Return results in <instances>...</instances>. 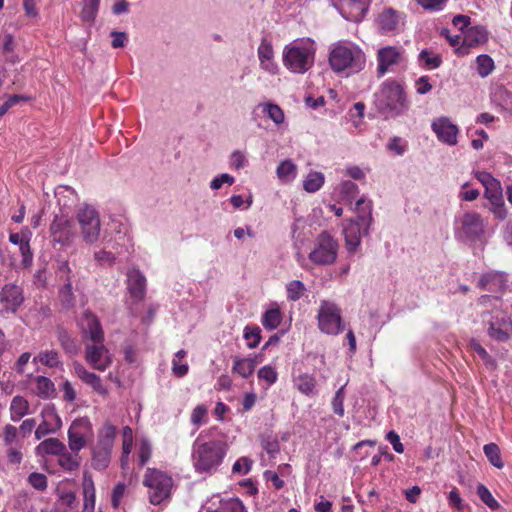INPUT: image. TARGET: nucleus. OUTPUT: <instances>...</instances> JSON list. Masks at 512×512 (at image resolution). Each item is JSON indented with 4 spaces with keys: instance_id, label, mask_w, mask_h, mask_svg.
<instances>
[{
    "instance_id": "f257e3e1",
    "label": "nucleus",
    "mask_w": 512,
    "mask_h": 512,
    "mask_svg": "<svg viewBox=\"0 0 512 512\" xmlns=\"http://www.w3.org/2000/svg\"><path fill=\"white\" fill-rule=\"evenodd\" d=\"M329 64L336 73L344 71L358 73L366 65V56L357 45L339 42L333 45L330 50Z\"/></svg>"
},
{
    "instance_id": "f03ea898",
    "label": "nucleus",
    "mask_w": 512,
    "mask_h": 512,
    "mask_svg": "<svg viewBox=\"0 0 512 512\" xmlns=\"http://www.w3.org/2000/svg\"><path fill=\"white\" fill-rule=\"evenodd\" d=\"M375 105L386 116H398L408 108L403 87L395 80H387L375 93Z\"/></svg>"
},
{
    "instance_id": "7ed1b4c3",
    "label": "nucleus",
    "mask_w": 512,
    "mask_h": 512,
    "mask_svg": "<svg viewBox=\"0 0 512 512\" xmlns=\"http://www.w3.org/2000/svg\"><path fill=\"white\" fill-rule=\"evenodd\" d=\"M315 47L312 41H294L283 49V63L293 73L304 74L314 64Z\"/></svg>"
},
{
    "instance_id": "20e7f679",
    "label": "nucleus",
    "mask_w": 512,
    "mask_h": 512,
    "mask_svg": "<svg viewBox=\"0 0 512 512\" xmlns=\"http://www.w3.org/2000/svg\"><path fill=\"white\" fill-rule=\"evenodd\" d=\"M225 455L222 443L210 441L195 444L193 450V465L197 472H212L221 464Z\"/></svg>"
},
{
    "instance_id": "39448f33",
    "label": "nucleus",
    "mask_w": 512,
    "mask_h": 512,
    "mask_svg": "<svg viewBox=\"0 0 512 512\" xmlns=\"http://www.w3.org/2000/svg\"><path fill=\"white\" fill-rule=\"evenodd\" d=\"M76 220L82 240L89 245L96 243L101 234V221L98 211L90 205H84L76 212Z\"/></svg>"
},
{
    "instance_id": "423d86ee",
    "label": "nucleus",
    "mask_w": 512,
    "mask_h": 512,
    "mask_svg": "<svg viewBox=\"0 0 512 512\" xmlns=\"http://www.w3.org/2000/svg\"><path fill=\"white\" fill-rule=\"evenodd\" d=\"M143 484L150 489L149 500L153 505H158L170 497L172 478L162 471L148 468Z\"/></svg>"
},
{
    "instance_id": "0eeeda50",
    "label": "nucleus",
    "mask_w": 512,
    "mask_h": 512,
    "mask_svg": "<svg viewBox=\"0 0 512 512\" xmlns=\"http://www.w3.org/2000/svg\"><path fill=\"white\" fill-rule=\"evenodd\" d=\"M482 319L488 324V335L499 342H505L512 334V321L507 313L502 310H495L494 314L489 311L482 313Z\"/></svg>"
},
{
    "instance_id": "6e6552de",
    "label": "nucleus",
    "mask_w": 512,
    "mask_h": 512,
    "mask_svg": "<svg viewBox=\"0 0 512 512\" xmlns=\"http://www.w3.org/2000/svg\"><path fill=\"white\" fill-rule=\"evenodd\" d=\"M338 243L327 232H322L315 241L314 249L309 253V259L317 265H330L337 257Z\"/></svg>"
},
{
    "instance_id": "1a4fd4ad",
    "label": "nucleus",
    "mask_w": 512,
    "mask_h": 512,
    "mask_svg": "<svg viewBox=\"0 0 512 512\" xmlns=\"http://www.w3.org/2000/svg\"><path fill=\"white\" fill-rule=\"evenodd\" d=\"M318 326L322 332L330 335H337L342 331L341 312L335 303L321 301L318 311Z\"/></svg>"
},
{
    "instance_id": "9d476101",
    "label": "nucleus",
    "mask_w": 512,
    "mask_h": 512,
    "mask_svg": "<svg viewBox=\"0 0 512 512\" xmlns=\"http://www.w3.org/2000/svg\"><path fill=\"white\" fill-rule=\"evenodd\" d=\"M50 236L54 243L69 246L76 238L73 221L64 214L55 215L50 224Z\"/></svg>"
},
{
    "instance_id": "9b49d317",
    "label": "nucleus",
    "mask_w": 512,
    "mask_h": 512,
    "mask_svg": "<svg viewBox=\"0 0 512 512\" xmlns=\"http://www.w3.org/2000/svg\"><path fill=\"white\" fill-rule=\"evenodd\" d=\"M23 301V291L19 286L5 284L0 290V314L15 313Z\"/></svg>"
},
{
    "instance_id": "f8f14e48",
    "label": "nucleus",
    "mask_w": 512,
    "mask_h": 512,
    "mask_svg": "<svg viewBox=\"0 0 512 512\" xmlns=\"http://www.w3.org/2000/svg\"><path fill=\"white\" fill-rule=\"evenodd\" d=\"M339 13L348 21L359 22L364 17L370 0H332Z\"/></svg>"
},
{
    "instance_id": "ddd939ff",
    "label": "nucleus",
    "mask_w": 512,
    "mask_h": 512,
    "mask_svg": "<svg viewBox=\"0 0 512 512\" xmlns=\"http://www.w3.org/2000/svg\"><path fill=\"white\" fill-rule=\"evenodd\" d=\"M85 360L94 369L105 371L112 363L109 350L103 342L87 344L85 347Z\"/></svg>"
},
{
    "instance_id": "4468645a",
    "label": "nucleus",
    "mask_w": 512,
    "mask_h": 512,
    "mask_svg": "<svg viewBox=\"0 0 512 512\" xmlns=\"http://www.w3.org/2000/svg\"><path fill=\"white\" fill-rule=\"evenodd\" d=\"M403 61V51L395 46L382 47L377 52V76L383 77L393 66Z\"/></svg>"
},
{
    "instance_id": "2eb2a0df",
    "label": "nucleus",
    "mask_w": 512,
    "mask_h": 512,
    "mask_svg": "<svg viewBox=\"0 0 512 512\" xmlns=\"http://www.w3.org/2000/svg\"><path fill=\"white\" fill-rule=\"evenodd\" d=\"M432 130L437 138L450 146L457 144L458 127L448 117H439L432 122Z\"/></svg>"
},
{
    "instance_id": "dca6fc26",
    "label": "nucleus",
    "mask_w": 512,
    "mask_h": 512,
    "mask_svg": "<svg viewBox=\"0 0 512 512\" xmlns=\"http://www.w3.org/2000/svg\"><path fill=\"white\" fill-rule=\"evenodd\" d=\"M485 230V222L480 214L476 212H467L461 220V232L472 241L479 239Z\"/></svg>"
},
{
    "instance_id": "f3484780",
    "label": "nucleus",
    "mask_w": 512,
    "mask_h": 512,
    "mask_svg": "<svg viewBox=\"0 0 512 512\" xmlns=\"http://www.w3.org/2000/svg\"><path fill=\"white\" fill-rule=\"evenodd\" d=\"M477 285L482 290L502 292L507 287V276L501 272L490 271L480 277Z\"/></svg>"
},
{
    "instance_id": "a211bd4d",
    "label": "nucleus",
    "mask_w": 512,
    "mask_h": 512,
    "mask_svg": "<svg viewBox=\"0 0 512 512\" xmlns=\"http://www.w3.org/2000/svg\"><path fill=\"white\" fill-rule=\"evenodd\" d=\"M84 334L89 337L93 343L104 341V333L102 331L98 318L91 312H85L82 319Z\"/></svg>"
},
{
    "instance_id": "6ab92c4d",
    "label": "nucleus",
    "mask_w": 512,
    "mask_h": 512,
    "mask_svg": "<svg viewBox=\"0 0 512 512\" xmlns=\"http://www.w3.org/2000/svg\"><path fill=\"white\" fill-rule=\"evenodd\" d=\"M367 233L365 232V224L350 220L344 228V237L348 250L355 251L360 244L361 235Z\"/></svg>"
},
{
    "instance_id": "aec40b11",
    "label": "nucleus",
    "mask_w": 512,
    "mask_h": 512,
    "mask_svg": "<svg viewBox=\"0 0 512 512\" xmlns=\"http://www.w3.org/2000/svg\"><path fill=\"white\" fill-rule=\"evenodd\" d=\"M73 367H74V372L75 374L84 382L86 383L87 385L91 386L92 389L101 394V395H107L108 394V390L104 387V385L102 384V381L100 379V377L98 375H96L95 373H92V372H89L86 370V368L78 363V362H75L73 364Z\"/></svg>"
},
{
    "instance_id": "412c9836",
    "label": "nucleus",
    "mask_w": 512,
    "mask_h": 512,
    "mask_svg": "<svg viewBox=\"0 0 512 512\" xmlns=\"http://www.w3.org/2000/svg\"><path fill=\"white\" fill-rule=\"evenodd\" d=\"M273 47L272 44L266 40L262 39L261 44L258 47V57L260 60V66L265 71L276 74L278 71L277 65L273 62Z\"/></svg>"
},
{
    "instance_id": "4be33fe9",
    "label": "nucleus",
    "mask_w": 512,
    "mask_h": 512,
    "mask_svg": "<svg viewBox=\"0 0 512 512\" xmlns=\"http://www.w3.org/2000/svg\"><path fill=\"white\" fill-rule=\"evenodd\" d=\"M146 278L139 270L128 273V289L132 297L141 300L145 295Z\"/></svg>"
},
{
    "instance_id": "5701e85b",
    "label": "nucleus",
    "mask_w": 512,
    "mask_h": 512,
    "mask_svg": "<svg viewBox=\"0 0 512 512\" xmlns=\"http://www.w3.org/2000/svg\"><path fill=\"white\" fill-rule=\"evenodd\" d=\"M112 447L96 444L92 453V467L97 470H104L111 460Z\"/></svg>"
},
{
    "instance_id": "b1692460",
    "label": "nucleus",
    "mask_w": 512,
    "mask_h": 512,
    "mask_svg": "<svg viewBox=\"0 0 512 512\" xmlns=\"http://www.w3.org/2000/svg\"><path fill=\"white\" fill-rule=\"evenodd\" d=\"M401 20L400 14L392 8L384 10L378 17L379 26L385 32L396 30Z\"/></svg>"
},
{
    "instance_id": "393cba45",
    "label": "nucleus",
    "mask_w": 512,
    "mask_h": 512,
    "mask_svg": "<svg viewBox=\"0 0 512 512\" xmlns=\"http://www.w3.org/2000/svg\"><path fill=\"white\" fill-rule=\"evenodd\" d=\"M355 210L357 212V217L355 221L365 224V232H368L373 220L372 202L362 197L359 200H357Z\"/></svg>"
},
{
    "instance_id": "a878e982",
    "label": "nucleus",
    "mask_w": 512,
    "mask_h": 512,
    "mask_svg": "<svg viewBox=\"0 0 512 512\" xmlns=\"http://www.w3.org/2000/svg\"><path fill=\"white\" fill-rule=\"evenodd\" d=\"M29 407V402L23 396H14L10 404L11 420L14 422L19 421L29 412Z\"/></svg>"
},
{
    "instance_id": "bb28decb",
    "label": "nucleus",
    "mask_w": 512,
    "mask_h": 512,
    "mask_svg": "<svg viewBox=\"0 0 512 512\" xmlns=\"http://www.w3.org/2000/svg\"><path fill=\"white\" fill-rule=\"evenodd\" d=\"M56 336L62 349L69 355H76L79 347L71 334L64 328L58 327Z\"/></svg>"
},
{
    "instance_id": "cd10ccee",
    "label": "nucleus",
    "mask_w": 512,
    "mask_h": 512,
    "mask_svg": "<svg viewBox=\"0 0 512 512\" xmlns=\"http://www.w3.org/2000/svg\"><path fill=\"white\" fill-rule=\"evenodd\" d=\"M488 33L482 26H475L467 30L464 36V44L468 47L477 46L487 41Z\"/></svg>"
},
{
    "instance_id": "c85d7f7f",
    "label": "nucleus",
    "mask_w": 512,
    "mask_h": 512,
    "mask_svg": "<svg viewBox=\"0 0 512 512\" xmlns=\"http://www.w3.org/2000/svg\"><path fill=\"white\" fill-rule=\"evenodd\" d=\"M294 386L299 392L307 396L315 394L316 379L309 374H300L293 380Z\"/></svg>"
},
{
    "instance_id": "c756f323",
    "label": "nucleus",
    "mask_w": 512,
    "mask_h": 512,
    "mask_svg": "<svg viewBox=\"0 0 512 512\" xmlns=\"http://www.w3.org/2000/svg\"><path fill=\"white\" fill-rule=\"evenodd\" d=\"M257 365L256 358H238L234 359L233 371L243 378L251 376Z\"/></svg>"
},
{
    "instance_id": "7c9ffc66",
    "label": "nucleus",
    "mask_w": 512,
    "mask_h": 512,
    "mask_svg": "<svg viewBox=\"0 0 512 512\" xmlns=\"http://www.w3.org/2000/svg\"><path fill=\"white\" fill-rule=\"evenodd\" d=\"M34 361L40 362L49 368H62L63 364L60 360L59 353L56 350H44L38 353Z\"/></svg>"
},
{
    "instance_id": "2f4dec72",
    "label": "nucleus",
    "mask_w": 512,
    "mask_h": 512,
    "mask_svg": "<svg viewBox=\"0 0 512 512\" xmlns=\"http://www.w3.org/2000/svg\"><path fill=\"white\" fill-rule=\"evenodd\" d=\"M36 393L39 397L48 399L55 395L56 389L54 383L45 376L35 378Z\"/></svg>"
},
{
    "instance_id": "473e14b6",
    "label": "nucleus",
    "mask_w": 512,
    "mask_h": 512,
    "mask_svg": "<svg viewBox=\"0 0 512 512\" xmlns=\"http://www.w3.org/2000/svg\"><path fill=\"white\" fill-rule=\"evenodd\" d=\"M84 507L83 512H93L95 506V488L93 480L85 477L83 481Z\"/></svg>"
},
{
    "instance_id": "72a5a7b5",
    "label": "nucleus",
    "mask_w": 512,
    "mask_h": 512,
    "mask_svg": "<svg viewBox=\"0 0 512 512\" xmlns=\"http://www.w3.org/2000/svg\"><path fill=\"white\" fill-rule=\"evenodd\" d=\"M64 285L59 291V299L61 305L65 309H70L74 307L76 299L72 291V277H67L64 279Z\"/></svg>"
},
{
    "instance_id": "f704fd0d",
    "label": "nucleus",
    "mask_w": 512,
    "mask_h": 512,
    "mask_svg": "<svg viewBox=\"0 0 512 512\" xmlns=\"http://www.w3.org/2000/svg\"><path fill=\"white\" fill-rule=\"evenodd\" d=\"M65 449L66 446L57 438H48L42 441L37 447V450L41 453L57 456L63 453Z\"/></svg>"
},
{
    "instance_id": "c9c22d12",
    "label": "nucleus",
    "mask_w": 512,
    "mask_h": 512,
    "mask_svg": "<svg viewBox=\"0 0 512 512\" xmlns=\"http://www.w3.org/2000/svg\"><path fill=\"white\" fill-rule=\"evenodd\" d=\"M99 5L100 0H83V8L80 14L81 19L89 23L94 22L99 10Z\"/></svg>"
},
{
    "instance_id": "e433bc0d",
    "label": "nucleus",
    "mask_w": 512,
    "mask_h": 512,
    "mask_svg": "<svg viewBox=\"0 0 512 512\" xmlns=\"http://www.w3.org/2000/svg\"><path fill=\"white\" fill-rule=\"evenodd\" d=\"M282 320L281 312L278 308L267 310L263 316L261 323L268 330H274L279 326Z\"/></svg>"
},
{
    "instance_id": "4c0bfd02",
    "label": "nucleus",
    "mask_w": 512,
    "mask_h": 512,
    "mask_svg": "<svg viewBox=\"0 0 512 512\" xmlns=\"http://www.w3.org/2000/svg\"><path fill=\"white\" fill-rule=\"evenodd\" d=\"M486 457L489 462L496 468L501 469L504 467V463L501 458L500 449L497 444L489 443L483 448Z\"/></svg>"
},
{
    "instance_id": "58836bf2",
    "label": "nucleus",
    "mask_w": 512,
    "mask_h": 512,
    "mask_svg": "<svg viewBox=\"0 0 512 512\" xmlns=\"http://www.w3.org/2000/svg\"><path fill=\"white\" fill-rule=\"evenodd\" d=\"M262 107V111L276 124H282L284 122V112L277 104L263 103L259 105Z\"/></svg>"
},
{
    "instance_id": "ea45409f",
    "label": "nucleus",
    "mask_w": 512,
    "mask_h": 512,
    "mask_svg": "<svg viewBox=\"0 0 512 512\" xmlns=\"http://www.w3.org/2000/svg\"><path fill=\"white\" fill-rule=\"evenodd\" d=\"M324 183V175L320 172H311L304 180L303 187L307 192L318 191Z\"/></svg>"
},
{
    "instance_id": "a19ab883",
    "label": "nucleus",
    "mask_w": 512,
    "mask_h": 512,
    "mask_svg": "<svg viewBox=\"0 0 512 512\" xmlns=\"http://www.w3.org/2000/svg\"><path fill=\"white\" fill-rule=\"evenodd\" d=\"M77 454L78 453H70L67 451V449H65V451H63V453H61L59 455V459H58L59 465L64 470H67V471L76 470L80 465V462L77 458Z\"/></svg>"
},
{
    "instance_id": "79ce46f5",
    "label": "nucleus",
    "mask_w": 512,
    "mask_h": 512,
    "mask_svg": "<svg viewBox=\"0 0 512 512\" xmlns=\"http://www.w3.org/2000/svg\"><path fill=\"white\" fill-rule=\"evenodd\" d=\"M485 197L493 206H499L500 210H502V191L499 181L485 187Z\"/></svg>"
},
{
    "instance_id": "37998d69",
    "label": "nucleus",
    "mask_w": 512,
    "mask_h": 512,
    "mask_svg": "<svg viewBox=\"0 0 512 512\" xmlns=\"http://www.w3.org/2000/svg\"><path fill=\"white\" fill-rule=\"evenodd\" d=\"M277 176L282 181L293 179L296 174V165L291 160L282 161L276 170Z\"/></svg>"
},
{
    "instance_id": "c03bdc74",
    "label": "nucleus",
    "mask_w": 512,
    "mask_h": 512,
    "mask_svg": "<svg viewBox=\"0 0 512 512\" xmlns=\"http://www.w3.org/2000/svg\"><path fill=\"white\" fill-rule=\"evenodd\" d=\"M420 62L429 69H436L442 64V58L439 54H433L427 49H424L419 54Z\"/></svg>"
},
{
    "instance_id": "a18cd8bd",
    "label": "nucleus",
    "mask_w": 512,
    "mask_h": 512,
    "mask_svg": "<svg viewBox=\"0 0 512 512\" xmlns=\"http://www.w3.org/2000/svg\"><path fill=\"white\" fill-rule=\"evenodd\" d=\"M116 436V428L111 424H106L99 432L97 444L113 447Z\"/></svg>"
},
{
    "instance_id": "49530a36",
    "label": "nucleus",
    "mask_w": 512,
    "mask_h": 512,
    "mask_svg": "<svg viewBox=\"0 0 512 512\" xmlns=\"http://www.w3.org/2000/svg\"><path fill=\"white\" fill-rule=\"evenodd\" d=\"M476 63L477 72L481 77H487L494 69V61L489 55H479L476 58Z\"/></svg>"
},
{
    "instance_id": "de8ad7c7",
    "label": "nucleus",
    "mask_w": 512,
    "mask_h": 512,
    "mask_svg": "<svg viewBox=\"0 0 512 512\" xmlns=\"http://www.w3.org/2000/svg\"><path fill=\"white\" fill-rule=\"evenodd\" d=\"M287 299L290 301L299 300L306 291L305 285L299 280H293L286 285Z\"/></svg>"
},
{
    "instance_id": "09e8293b",
    "label": "nucleus",
    "mask_w": 512,
    "mask_h": 512,
    "mask_svg": "<svg viewBox=\"0 0 512 512\" xmlns=\"http://www.w3.org/2000/svg\"><path fill=\"white\" fill-rule=\"evenodd\" d=\"M69 428L84 436L86 439L92 435V426L89 419L86 417L75 419Z\"/></svg>"
},
{
    "instance_id": "8fccbe9b",
    "label": "nucleus",
    "mask_w": 512,
    "mask_h": 512,
    "mask_svg": "<svg viewBox=\"0 0 512 512\" xmlns=\"http://www.w3.org/2000/svg\"><path fill=\"white\" fill-rule=\"evenodd\" d=\"M68 445L72 453H78L86 445V438L69 428Z\"/></svg>"
},
{
    "instance_id": "3c124183",
    "label": "nucleus",
    "mask_w": 512,
    "mask_h": 512,
    "mask_svg": "<svg viewBox=\"0 0 512 512\" xmlns=\"http://www.w3.org/2000/svg\"><path fill=\"white\" fill-rule=\"evenodd\" d=\"M244 338L247 340L248 348L257 347L261 340V329L257 326H247L244 330Z\"/></svg>"
},
{
    "instance_id": "603ef678",
    "label": "nucleus",
    "mask_w": 512,
    "mask_h": 512,
    "mask_svg": "<svg viewBox=\"0 0 512 512\" xmlns=\"http://www.w3.org/2000/svg\"><path fill=\"white\" fill-rule=\"evenodd\" d=\"M477 494L479 498L491 509H497L499 507V503L495 500V498L492 496L489 489L483 485L479 484L477 486Z\"/></svg>"
},
{
    "instance_id": "864d4df0",
    "label": "nucleus",
    "mask_w": 512,
    "mask_h": 512,
    "mask_svg": "<svg viewBox=\"0 0 512 512\" xmlns=\"http://www.w3.org/2000/svg\"><path fill=\"white\" fill-rule=\"evenodd\" d=\"M258 378L267 383L268 386L274 384L277 381V371L270 365H266L259 369Z\"/></svg>"
},
{
    "instance_id": "5fc2aeb1",
    "label": "nucleus",
    "mask_w": 512,
    "mask_h": 512,
    "mask_svg": "<svg viewBox=\"0 0 512 512\" xmlns=\"http://www.w3.org/2000/svg\"><path fill=\"white\" fill-rule=\"evenodd\" d=\"M344 388H345V386H342L341 388H339L337 390V392L335 393V396L332 400V408H333L334 413L341 417L344 415V404H343L344 398H345Z\"/></svg>"
},
{
    "instance_id": "6e6d98bb",
    "label": "nucleus",
    "mask_w": 512,
    "mask_h": 512,
    "mask_svg": "<svg viewBox=\"0 0 512 512\" xmlns=\"http://www.w3.org/2000/svg\"><path fill=\"white\" fill-rule=\"evenodd\" d=\"M29 484L37 490L43 491L47 487V477L42 473L33 472L28 477Z\"/></svg>"
},
{
    "instance_id": "4d7b16f0",
    "label": "nucleus",
    "mask_w": 512,
    "mask_h": 512,
    "mask_svg": "<svg viewBox=\"0 0 512 512\" xmlns=\"http://www.w3.org/2000/svg\"><path fill=\"white\" fill-rule=\"evenodd\" d=\"M252 463L253 461L251 459L247 457H242L234 463L232 471L235 474L245 475L250 471Z\"/></svg>"
},
{
    "instance_id": "13d9d810",
    "label": "nucleus",
    "mask_w": 512,
    "mask_h": 512,
    "mask_svg": "<svg viewBox=\"0 0 512 512\" xmlns=\"http://www.w3.org/2000/svg\"><path fill=\"white\" fill-rule=\"evenodd\" d=\"M209 512H246V510L240 500L231 499L221 507V510H212Z\"/></svg>"
},
{
    "instance_id": "bf43d9fd",
    "label": "nucleus",
    "mask_w": 512,
    "mask_h": 512,
    "mask_svg": "<svg viewBox=\"0 0 512 512\" xmlns=\"http://www.w3.org/2000/svg\"><path fill=\"white\" fill-rule=\"evenodd\" d=\"M358 192V187L352 181H344L340 184V193L344 199L351 200Z\"/></svg>"
},
{
    "instance_id": "052dcab7",
    "label": "nucleus",
    "mask_w": 512,
    "mask_h": 512,
    "mask_svg": "<svg viewBox=\"0 0 512 512\" xmlns=\"http://www.w3.org/2000/svg\"><path fill=\"white\" fill-rule=\"evenodd\" d=\"M18 434V429L11 425L7 424L3 428V441L5 445L12 446V444L16 441Z\"/></svg>"
},
{
    "instance_id": "680f3d73",
    "label": "nucleus",
    "mask_w": 512,
    "mask_h": 512,
    "mask_svg": "<svg viewBox=\"0 0 512 512\" xmlns=\"http://www.w3.org/2000/svg\"><path fill=\"white\" fill-rule=\"evenodd\" d=\"M30 237L19 246L22 255V263L25 267L29 266L32 262L33 254L30 249Z\"/></svg>"
},
{
    "instance_id": "e2e57ef3",
    "label": "nucleus",
    "mask_w": 512,
    "mask_h": 512,
    "mask_svg": "<svg viewBox=\"0 0 512 512\" xmlns=\"http://www.w3.org/2000/svg\"><path fill=\"white\" fill-rule=\"evenodd\" d=\"M263 449L271 456L275 457L280 451L279 442L276 439L265 438L262 440Z\"/></svg>"
},
{
    "instance_id": "0e129e2a",
    "label": "nucleus",
    "mask_w": 512,
    "mask_h": 512,
    "mask_svg": "<svg viewBox=\"0 0 512 512\" xmlns=\"http://www.w3.org/2000/svg\"><path fill=\"white\" fill-rule=\"evenodd\" d=\"M224 183L232 185L234 183V178L231 175L226 174V173L220 174L219 176H217L216 178H214L211 181L210 187L213 190H218L222 187V185Z\"/></svg>"
},
{
    "instance_id": "69168bd1",
    "label": "nucleus",
    "mask_w": 512,
    "mask_h": 512,
    "mask_svg": "<svg viewBox=\"0 0 512 512\" xmlns=\"http://www.w3.org/2000/svg\"><path fill=\"white\" fill-rule=\"evenodd\" d=\"M151 457V445L147 441H143L139 448V464L144 466Z\"/></svg>"
},
{
    "instance_id": "338daca9",
    "label": "nucleus",
    "mask_w": 512,
    "mask_h": 512,
    "mask_svg": "<svg viewBox=\"0 0 512 512\" xmlns=\"http://www.w3.org/2000/svg\"><path fill=\"white\" fill-rule=\"evenodd\" d=\"M207 414V408L204 405H198L191 414V422L194 425H200Z\"/></svg>"
},
{
    "instance_id": "774afa93",
    "label": "nucleus",
    "mask_w": 512,
    "mask_h": 512,
    "mask_svg": "<svg viewBox=\"0 0 512 512\" xmlns=\"http://www.w3.org/2000/svg\"><path fill=\"white\" fill-rule=\"evenodd\" d=\"M386 439L392 444L393 449L397 453L404 452V446L400 441L399 435L395 431H389L386 435Z\"/></svg>"
}]
</instances>
